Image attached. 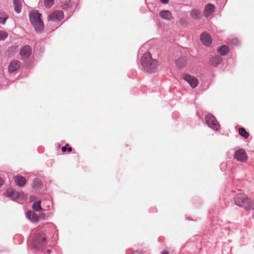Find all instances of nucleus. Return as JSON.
Instances as JSON below:
<instances>
[{
    "label": "nucleus",
    "instance_id": "f257e3e1",
    "mask_svg": "<svg viewBox=\"0 0 254 254\" xmlns=\"http://www.w3.org/2000/svg\"><path fill=\"white\" fill-rule=\"evenodd\" d=\"M141 64L147 72L152 73L155 72L158 62L156 60L152 59L150 53H146L144 54L141 59Z\"/></svg>",
    "mask_w": 254,
    "mask_h": 254
},
{
    "label": "nucleus",
    "instance_id": "f03ea898",
    "mask_svg": "<svg viewBox=\"0 0 254 254\" xmlns=\"http://www.w3.org/2000/svg\"><path fill=\"white\" fill-rule=\"evenodd\" d=\"M235 202L237 205L246 209H254V203L244 194L239 193L237 194L235 199Z\"/></svg>",
    "mask_w": 254,
    "mask_h": 254
},
{
    "label": "nucleus",
    "instance_id": "7ed1b4c3",
    "mask_svg": "<svg viewBox=\"0 0 254 254\" xmlns=\"http://www.w3.org/2000/svg\"><path fill=\"white\" fill-rule=\"evenodd\" d=\"M205 122L209 127L214 130H218L220 128V125L215 117L212 114L206 115Z\"/></svg>",
    "mask_w": 254,
    "mask_h": 254
},
{
    "label": "nucleus",
    "instance_id": "20e7f679",
    "mask_svg": "<svg viewBox=\"0 0 254 254\" xmlns=\"http://www.w3.org/2000/svg\"><path fill=\"white\" fill-rule=\"evenodd\" d=\"M47 244L45 234L43 232L38 233L35 240V245L38 249L45 247Z\"/></svg>",
    "mask_w": 254,
    "mask_h": 254
},
{
    "label": "nucleus",
    "instance_id": "39448f33",
    "mask_svg": "<svg viewBox=\"0 0 254 254\" xmlns=\"http://www.w3.org/2000/svg\"><path fill=\"white\" fill-rule=\"evenodd\" d=\"M64 17V14L62 10H55L51 12L48 17L49 21H60Z\"/></svg>",
    "mask_w": 254,
    "mask_h": 254
},
{
    "label": "nucleus",
    "instance_id": "423d86ee",
    "mask_svg": "<svg viewBox=\"0 0 254 254\" xmlns=\"http://www.w3.org/2000/svg\"><path fill=\"white\" fill-rule=\"evenodd\" d=\"M234 158L239 161L245 162L248 159V155L244 149H240L235 152Z\"/></svg>",
    "mask_w": 254,
    "mask_h": 254
},
{
    "label": "nucleus",
    "instance_id": "0eeeda50",
    "mask_svg": "<svg viewBox=\"0 0 254 254\" xmlns=\"http://www.w3.org/2000/svg\"><path fill=\"white\" fill-rule=\"evenodd\" d=\"M183 78L185 80L187 81L193 88H195L198 85V82L197 79L195 77L191 76L190 74H185Z\"/></svg>",
    "mask_w": 254,
    "mask_h": 254
},
{
    "label": "nucleus",
    "instance_id": "6e6552de",
    "mask_svg": "<svg viewBox=\"0 0 254 254\" xmlns=\"http://www.w3.org/2000/svg\"><path fill=\"white\" fill-rule=\"evenodd\" d=\"M215 6L214 4L208 3L205 6L203 10V15L205 17L207 18L215 12Z\"/></svg>",
    "mask_w": 254,
    "mask_h": 254
},
{
    "label": "nucleus",
    "instance_id": "1a4fd4ad",
    "mask_svg": "<svg viewBox=\"0 0 254 254\" xmlns=\"http://www.w3.org/2000/svg\"><path fill=\"white\" fill-rule=\"evenodd\" d=\"M32 50L28 45H25L22 48L20 51V55L22 59H27L31 54Z\"/></svg>",
    "mask_w": 254,
    "mask_h": 254
},
{
    "label": "nucleus",
    "instance_id": "9d476101",
    "mask_svg": "<svg viewBox=\"0 0 254 254\" xmlns=\"http://www.w3.org/2000/svg\"><path fill=\"white\" fill-rule=\"evenodd\" d=\"M41 14L38 11H32L29 13V19L32 24L41 20Z\"/></svg>",
    "mask_w": 254,
    "mask_h": 254
},
{
    "label": "nucleus",
    "instance_id": "9b49d317",
    "mask_svg": "<svg viewBox=\"0 0 254 254\" xmlns=\"http://www.w3.org/2000/svg\"><path fill=\"white\" fill-rule=\"evenodd\" d=\"M26 218L33 223L38 222L39 220V216L34 211H28L26 213Z\"/></svg>",
    "mask_w": 254,
    "mask_h": 254
},
{
    "label": "nucleus",
    "instance_id": "f8f14e48",
    "mask_svg": "<svg viewBox=\"0 0 254 254\" xmlns=\"http://www.w3.org/2000/svg\"><path fill=\"white\" fill-rule=\"evenodd\" d=\"M200 41L205 46H209L212 43L210 36L206 33H203L201 35Z\"/></svg>",
    "mask_w": 254,
    "mask_h": 254
},
{
    "label": "nucleus",
    "instance_id": "ddd939ff",
    "mask_svg": "<svg viewBox=\"0 0 254 254\" xmlns=\"http://www.w3.org/2000/svg\"><path fill=\"white\" fill-rule=\"evenodd\" d=\"M20 65V62L18 61H13L8 66V71L10 72H13L19 68Z\"/></svg>",
    "mask_w": 254,
    "mask_h": 254
},
{
    "label": "nucleus",
    "instance_id": "4468645a",
    "mask_svg": "<svg viewBox=\"0 0 254 254\" xmlns=\"http://www.w3.org/2000/svg\"><path fill=\"white\" fill-rule=\"evenodd\" d=\"M14 181L15 183L20 187H23L26 183V179L24 177L20 175H17L14 178Z\"/></svg>",
    "mask_w": 254,
    "mask_h": 254
},
{
    "label": "nucleus",
    "instance_id": "2eb2a0df",
    "mask_svg": "<svg viewBox=\"0 0 254 254\" xmlns=\"http://www.w3.org/2000/svg\"><path fill=\"white\" fill-rule=\"evenodd\" d=\"M160 16L166 20H171L173 18L172 13L169 10H162L159 13Z\"/></svg>",
    "mask_w": 254,
    "mask_h": 254
},
{
    "label": "nucleus",
    "instance_id": "dca6fc26",
    "mask_svg": "<svg viewBox=\"0 0 254 254\" xmlns=\"http://www.w3.org/2000/svg\"><path fill=\"white\" fill-rule=\"evenodd\" d=\"M14 9L17 13H19L21 11L22 0H13Z\"/></svg>",
    "mask_w": 254,
    "mask_h": 254
},
{
    "label": "nucleus",
    "instance_id": "f3484780",
    "mask_svg": "<svg viewBox=\"0 0 254 254\" xmlns=\"http://www.w3.org/2000/svg\"><path fill=\"white\" fill-rule=\"evenodd\" d=\"M43 186L42 181L40 179H35L32 183V188L35 190H39Z\"/></svg>",
    "mask_w": 254,
    "mask_h": 254
},
{
    "label": "nucleus",
    "instance_id": "a211bd4d",
    "mask_svg": "<svg viewBox=\"0 0 254 254\" xmlns=\"http://www.w3.org/2000/svg\"><path fill=\"white\" fill-rule=\"evenodd\" d=\"M34 26L35 30L37 32H42L44 28V25L42 20L36 22L35 23L32 24Z\"/></svg>",
    "mask_w": 254,
    "mask_h": 254
},
{
    "label": "nucleus",
    "instance_id": "6ab92c4d",
    "mask_svg": "<svg viewBox=\"0 0 254 254\" xmlns=\"http://www.w3.org/2000/svg\"><path fill=\"white\" fill-rule=\"evenodd\" d=\"M177 66L179 68H182L185 66L187 64V59L185 57L179 58L176 62Z\"/></svg>",
    "mask_w": 254,
    "mask_h": 254
},
{
    "label": "nucleus",
    "instance_id": "aec40b11",
    "mask_svg": "<svg viewBox=\"0 0 254 254\" xmlns=\"http://www.w3.org/2000/svg\"><path fill=\"white\" fill-rule=\"evenodd\" d=\"M222 58L219 56L213 57L210 60L211 64L214 66H217L221 62Z\"/></svg>",
    "mask_w": 254,
    "mask_h": 254
},
{
    "label": "nucleus",
    "instance_id": "412c9836",
    "mask_svg": "<svg viewBox=\"0 0 254 254\" xmlns=\"http://www.w3.org/2000/svg\"><path fill=\"white\" fill-rule=\"evenodd\" d=\"M201 12L196 8H193L190 11V16L195 19H198L200 18Z\"/></svg>",
    "mask_w": 254,
    "mask_h": 254
},
{
    "label": "nucleus",
    "instance_id": "4be33fe9",
    "mask_svg": "<svg viewBox=\"0 0 254 254\" xmlns=\"http://www.w3.org/2000/svg\"><path fill=\"white\" fill-rule=\"evenodd\" d=\"M8 18L7 14L4 12L0 11V23L5 24L6 20Z\"/></svg>",
    "mask_w": 254,
    "mask_h": 254
},
{
    "label": "nucleus",
    "instance_id": "5701e85b",
    "mask_svg": "<svg viewBox=\"0 0 254 254\" xmlns=\"http://www.w3.org/2000/svg\"><path fill=\"white\" fill-rule=\"evenodd\" d=\"M218 51L222 56L226 55L228 52V48L226 45H222L218 49Z\"/></svg>",
    "mask_w": 254,
    "mask_h": 254
},
{
    "label": "nucleus",
    "instance_id": "b1692460",
    "mask_svg": "<svg viewBox=\"0 0 254 254\" xmlns=\"http://www.w3.org/2000/svg\"><path fill=\"white\" fill-rule=\"evenodd\" d=\"M239 133L240 135L243 136L245 138H248L249 136V133L243 127H240L239 129Z\"/></svg>",
    "mask_w": 254,
    "mask_h": 254
},
{
    "label": "nucleus",
    "instance_id": "393cba45",
    "mask_svg": "<svg viewBox=\"0 0 254 254\" xmlns=\"http://www.w3.org/2000/svg\"><path fill=\"white\" fill-rule=\"evenodd\" d=\"M32 208L36 211L41 210L42 208L41 205V201H35L32 205Z\"/></svg>",
    "mask_w": 254,
    "mask_h": 254
},
{
    "label": "nucleus",
    "instance_id": "a878e982",
    "mask_svg": "<svg viewBox=\"0 0 254 254\" xmlns=\"http://www.w3.org/2000/svg\"><path fill=\"white\" fill-rule=\"evenodd\" d=\"M48 227L52 231L51 233L53 234V235L57 234L58 233V230L57 229L56 226L55 224L53 223L48 224Z\"/></svg>",
    "mask_w": 254,
    "mask_h": 254
},
{
    "label": "nucleus",
    "instance_id": "bb28decb",
    "mask_svg": "<svg viewBox=\"0 0 254 254\" xmlns=\"http://www.w3.org/2000/svg\"><path fill=\"white\" fill-rule=\"evenodd\" d=\"M8 37V33L4 31L0 30V41H3Z\"/></svg>",
    "mask_w": 254,
    "mask_h": 254
},
{
    "label": "nucleus",
    "instance_id": "cd10ccee",
    "mask_svg": "<svg viewBox=\"0 0 254 254\" xmlns=\"http://www.w3.org/2000/svg\"><path fill=\"white\" fill-rule=\"evenodd\" d=\"M54 0H44V5L46 7L50 8L54 4Z\"/></svg>",
    "mask_w": 254,
    "mask_h": 254
},
{
    "label": "nucleus",
    "instance_id": "c85d7f7f",
    "mask_svg": "<svg viewBox=\"0 0 254 254\" xmlns=\"http://www.w3.org/2000/svg\"><path fill=\"white\" fill-rule=\"evenodd\" d=\"M14 190H14L13 189H9L8 190H6V192H5L6 195L12 198L13 194H14L13 192H14Z\"/></svg>",
    "mask_w": 254,
    "mask_h": 254
},
{
    "label": "nucleus",
    "instance_id": "c756f323",
    "mask_svg": "<svg viewBox=\"0 0 254 254\" xmlns=\"http://www.w3.org/2000/svg\"><path fill=\"white\" fill-rule=\"evenodd\" d=\"M13 193H14V194H13V196L11 198L13 200H16V199H18L20 196L21 194H20L16 190H14Z\"/></svg>",
    "mask_w": 254,
    "mask_h": 254
},
{
    "label": "nucleus",
    "instance_id": "7c9ffc66",
    "mask_svg": "<svg viewBox=\"0 0 254 254\" xmlns=\"http://www.w3.org/2000/svg\"><path fill=\"white\" fill-rule=\"evenodd\" d=\"M39 218H41L43 220H46L48 218L49 215L46 214L45 213L41 212L39 216Z\"/></svg>",
    "mask_w": 254,
    "mask_h": 254
},
{
    "label": "nucleus",
    "instance_id": "2f4dec72",
    "mask_svg": "<svg viewBox=\"0 0 254 254\" xmlns=\"http://www.w3.org/2000/svg\"><path fill=\"white\" fill-rule=\"evenodd\" d=\"M180 23L182 25H187L188 23V22L187 20L185 18H181L180 20Z\"/></svg>",
    "mask_w": 254,
    "mask_h": 254
},
{
    "label": "nucleus",
    "instance_id": "473e14b6",
    "mask_svg": "<svg viewBox=\"0 0 254 254\" xmlns=\"http://www.w3.org/2000/svg\"><path fill=\"white\" fill-rule=\"evenodd\" d=\"M46 203H47V205L46 206V208H44V210H48L50 208V205L51 202H50V201H46Z\"/></svg>",
    "mask_w": 254,
    "mask_h": 254
},
{
    "label": "nucleus",
    "instance_id": "72a5a7b5",
    "mask_svg": "<svg viewBox=\"0 0 254 254\" xmlns=\"http://www.w3.org/2000/svg\"><path fill=\"white\" fill-rule=\"evenodd\" d=\"M231 42L233 45H237L239 43L238 40L237 38L232 39Z\"/></svg>",
    "mask_w": 254,
    "mask_h": 254
},
{
    "label": "nucleus",
    "instance_id": "f704fd0d",
    "mask_svg": "<svg viewBox=\"0 0 254 254\" xmlns=\"http://www.w3.org/2000/svg\"><path fill=\"white\" fill-rule=\"evenodd\" d=\"M160 1L162 3L164 4L168 3L169 2V0H160Z\"/></svg>",
    "mask_w": 254,
    "mask_h": 254
},
{
    "label": "nucleus",
    "instance_id": "c9c22d12",
    "mask_svg": "<svg viewBox=\"0 0 254 254\" xmlns=\"http://www.w3.org/2000/svg\"><path fill=\"white\" fill-rule=\"evenodd\" d=\"M62 150L63 152H65L67 150L66 146H63L62 148Z\"/></svg>",
    "mask_w": 254,
    "mask_h": 254
},
{
    "label": "nucleus",
    "instance_id": "e433bc0d",
    "mask_svg": "<svg viewBox=\"0 0 254 254\" xmlns=\"http://www.w3.org/2000/svg\"><path fill=\"white\" fill-rule=\"evenodd\" d=\"M3 180L2 178L0 177V187L3 185Z\"/></svg>",
    "mask_w": 254,
    "mask_h": 254
},
{
    "label": "nucleus",
    "instance_id": "4c0bfd02",
    "mask_svg": "<svg viewBox=\"0 0 254 254\" xmlns=\"http://www.w3.org/2000/svg\"><path fill=\"white\" fill-rule=\"evenodd\" d=\"M161 254H168V252L166 251H162Z\"/></svg>",
    "mask_w": 254,
    "mask_h": 254
},
{
    "label": "nucleus",
    "instance_id": "58836bf2",
    "mask_svg": "<svg viewBox=\"0 0 254 254\" xmlns=\"http://www.w3.org/2000/svg\"><path fill=\"white\" fill-rule=\"evenodd\" d=\"M67 150L68 152H71L72 151V148L70 147H69L67 149Z\"/></svg>",
    "mask_w": 254,
    "mask_h": 254
},
{
    "label": "nucleus",
    "instance_id": "ea45409f",
    "mask_svg": "<svg viewBox=\"0 0 254 254\" xmlns=\"http://www.w3.org/2000/svg\"><path fill=\"white\" fill-rule=\"evenodd\" d=\"M133 254H139V253L137 252H135L133 253Z\"/></svg>",
    "mask_w": 254,
    "mask_h": 254
},
{
    "label": "nucleus",
    "instance_id": "a19ab883",
    "mask_svg": "<svg viewBox=\"0 0 254 254\" xmlns=\"http://www.w3.org/2000/svg\"><path fill=\"white\" fill-rule=\"evenodd\" d=\"M48 254H50V253H51V250H49L48 251Z\"/></svg>",
    "mask_w": 254,
    "mask_h": 254
}]
</instances>
